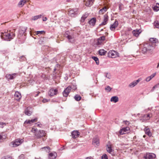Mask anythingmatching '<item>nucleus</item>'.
<instances>
[{
	"instance_id": "2",
	"label": "nucleus",
	"mask_w": 159,
	"mask_h": 159,
	"mask_svg": "<svg viewBox=\"0 0 159 159\" xmlns=\"http://www.w3.org/2000/svg\"><path fill=\"white\" fill-rule=\"evenodd\" d=\"M14 34L12 33H2L1 37V38L4 40L10 41L11 39H12L15 37Z\"/></svg>"
},
{
	"instance_id": "53",
	"label": "nucleus",
	"mask_w": 159,
	"mask_h": 159,
	"mask_svg": "<svg viewBox=\"0 0 159 159\" xmlns=\"http://www.w3.org/2000/svg\"><path fill=\"white\" fill-rule=\"evenodd\" d=\"M99 39L100 40H101L103 42V41L105 40V36H102L101 37H100Z\"/></svg>"
},
{
	"instance_id": "64",
	"label": "nucleus",
	"mask_w": 159,
	"mask_h": 159,
	"mask_svg": "<svg viewBox=\"0 0 159 159\" xmlns=\"http://www.w3.org/2000/svg\"><path fill=\"white\" fill-rule=\"evenodd\" d=\"M159 67V63H158L157 66V68H158Z\"/></svg>"
},
{
	"instance_id": "13",
	"label": "nucleus",
	"mask_w": 159,
	"mask_h": 159,
	"mask_svg": "<svg viewBox=\"0 0 159 159\" xmlns=\"http://www.w3.org/2000/svg\"><path fill=\"white\" fill-rule=\"evenodd\" d=\"M78 11V9L77 8L70 9L68 11V14L71 17H74Z\"/></svg>"
},
{
	"instance_id": "60",
	"label": "nucleus",
	"mask_w": 159,
	"mask_h": 159,
	"mask_svg": "<svg viewBox=\"0 0 159 159\" xmlns=\"http://www.w3.org/2000/svg\"><path fill=\"white\" fill-rule=\"evenodd\" d=\"M36 124V126L39 127H41V125H42L40 124Z\"/></svg>"
},
{
	"instance_id": "16",
	"label": "nucleus",
	"mask_w": 159,
	"mask_h": 159,
	"mask_svg": "<svg viewBox=\"0 0 159 159\" xmlns=\"http://www.w3.org/2000/svg\"><path fill=\"white\" fill-rule=\"evenodd\" d=\"M141 80V78H139L136 80H134L130 83L129 86L130 88H133Z\"/></svg>"
},
{
	"instance_id": "63",
	"label": "nucleus",
	"mask_w": 159,
	"mask_h": 159,
	"mask_svg": "<svg viewBox=\"0 0 159 159\" xmlns=\"http://www.w3.org/2000/svg\"><path fill=\"white\" fill-rule=\"evenodd\" d=\"M125 124H129V122L127 121H125Z\"/></svg>"
},
{
	"instance_id": "37",
	"label": "nucleus",
	"mask_w": 159,
	"mask_h": 159,
	"mask_svg": "<svg viewBox=\"0 0 159 159\" xmlns=\"http://www.w3.org/2000/svg\"><path fill=\"white\" fill-rule=\"evenodd\" d=\"M92 58L96 62V64L98 65L99 64V62L98 59V57H93Z\"/></svg>"
},
{
	"instance_id": "28",
	"label": "nucleus",
	"mask_w": 159,
	"mask_h": 159,
	"mask_svg": "<svg viewBox=\"0 0 159 159\" xmlns=\"http://www.w3.org/2000/svg\"><path fill=\"white\" fill-rule=\"evenodd\" d=\"M92 143L96 147L98 146L99 145V140H93Z\"/></svg>"
},
{
	"instance_id": "3",
	"label": "nucleus",
	"mask_w": 159,
	"mask_h": 159,
	"mask_svg": "<svg viewBox=\"0 0 159 159\" xmlns=\"http://www.w3.org/2000/svg\"><path fill=\"white\" fill-rule=\"evenodd\" d=\"M23 142V140H15L11 143L9 145L11 147H16L20 145Z\"/></svg>"
},
{
	"instance_id": "40",
	"label": "nucleus",
	"mask_w": 159,
	"mask_h": 159,
	"mask_svg": "<svg viewBox=\"0 0 159 159\" xmlns=\"http://www.w3.org/2000/svg\"><path fill=\"white\" fill-rule=\"evenodd\" d=\"M157 5V6L156 5V6L153 8V10L155 11H157L159 10V4Z\"/></svg>"
},
{
	"instance_id": "58",
	"label": "nucleus",
	"mask_w": 159,
	"mask_h": 159,
	"mask_svg": "<svg viewBox=\"0 0 159 159\" xmlns=\"http://www.w3.org/2000/svg\"><path fill=\"white\" fill-rule=\"evenodd\" d=\"M47 20V18L46 17H45L43 18V21H46Z\"/></svg>"
},
{
	"instance_id": "19",
	"label": "nucleus",
	"mask_w": 159,
	"mask_h": 159,
	"mask_svg": "<svg viewBox=\"0 0 159 159\" xmlns=\"http://www.w3.org/2000/svg\"><path fill=\"white\" fill-rule=\"evenodd\" d=\"M141 32V31L140 30H134L132 32V34L135 37H138L139 34Z\"/></svg>"
},
{
	"instance_id": "12",
	"label": "nucleus",
	"mask_w": 159,
	"mask_h": 159,
	"mask_svg": "<svg viewBox=\"0 0 159 159\" xmlns=\"http://www.w3.org/2000/svg\"><path fill=\"white\" fill-rule=\"evenodd\" d=\"M130 129L129 127H126L122 128L119 131V133L120 134L128 133L129 132Z\"/></svg>"
},
{
	"instance_id": "48",
	"label": "nucleus",
	"mask_w": 159,
	"mask_h": 159,
	"mask_svg": "<svg viewBox=\"0 0 159 159\" xmlns=\"http://www.w3.org/2000/svg\"><path fill=\"white\" fill-rule=\"evenodd\" d=\"M111 88L108 86L105 88V89L108 92H110L111 90Z\"/></svg>"
},
{
	"instance_id": "20",
	"label": "nucleus",
	"mask_w": 159,
	"mask_h": 159,
	"mask_svg": "<svg viewBox=\"0 0 159 159\" xmlns=\"http://www.w3.org/2000/svg\"><path fill=\"white\" fill-rule=\"evenodd\" d=\"M57 156V154L55 152L50 153L49 154L48 159H55Z\"/></svg>"
},
{
	"instance_id": "5",
	"label": "nucleus",
	"mask_w": 159,
	"mask_h": 159,
	"mask_svg": "<svg viewBox=\"0 0 159 159\" xmlns=\"http://www.w3.org/2000/svg\"><path fill=\"white\" fill-rule=\"evenodd\" d=\"M46 133L45 131L43 130H40L37 132L36 134H35V135L36 136L37 138H40L42 137L45 136Z\"/></svg>"
},
{
	"instance_id": "45",
	"label": "nucleus",
	"mask_w": 159,
	"mask_h": 159,
	"mask_svg": "<svg viewBox=\"0 0 159 159\" xmlns=\"http://www.w3.org/2000/svg\"><path fill=\"white\" fill-rule=\"evenodd\" d=\"M70 87L71 88V90L72 91L75 90L77 89L76 87L75 86H74V85L70 86Z\"/></svg>"
},
{
	"instance_id": "55",
	"label": "nucleus",
	"mask_w": 159,
	"mask_h": 159,
	"mask_svg": "<svg viewBox=\"0 0 159 159\" xmlns=\"http://www.w3.org/2000/svg\"><path fill=\"white\" fill-rule=\"evenodd\" d=\"M6 123H3V122H0V125H1V127L2 128L4 126L3 125H6Z\"/></svg>"
},
{
	"instance_id": "46",
	"label": "nucleus",
	"mask_w": 159,
	"mask_h": 159,
	"mask_svg": "<svg viewBox=\"0 0 159 159\" xmlns=\"http://www.w3.org/2000/svg\"><path fill=\"white\" fill-rule=\"evenodd\" d=\"M159 86V84H157L155 85L153 88L151 90V91H153L154 89L157 88Z\"/></svg>"
},
{
	"instance_id": "39",
	"label": "nucleus",
	"mask_w": 159,
	"mask_h": 159,
	"mask_svg": "<svg viewBox=\"0 0 159 159\" xmlns=\"http://www.w3.org/2000/svg\"><path fill=\"white\" fill-rule=\"evenodd\" d=\"M154 25L157 28L159 29V23L157 20H156L154 22Z\"/></svg>"
},
{
	"instance_id": "36",
	"label": "nucleus",
	"mask_w": 159,
	"mask_h": 159,
	"mask_svg": "<svg viewBox=\"0 0 159 159\" xmlns=\"http://www.w3.org/2000/svg\"><path fill=\"white\" fill-rule=\"evenodd\" d=\"M74 98L77 101H79L80 100L81 98V97L80 96L78 95H76L74 97Z\"/></svg>"
},
{
	"instance_id": "31",
	"label": "nucleus",
	"mask_w": 159,
	"mask_h": 159,
	"mask_svg": "<svg viewBox=\"0 0 159 159\" xmlns=\"http://www.w3.org/2000/svg\"><path fill=\"white\" fill-rule=\"evenodd\" d=\"M25 113L26 115L30 116L31 115L32 112L29 110L28 108H27L25 111Z\"/></svg>"
},
{
	"instance_id": "62",
	"label": "nucleus",
	"mask_w": 159,
	"mask_h": 159,
	"mask_svg": "<svg viewBox=\"0 0 159 159\" xmlns=\"http://www.w3.org/2000/svg\"><path fill=\"white\" fill-rule=\"evenodd\" d=\"M39 93H40V92H37V94H36L34 96L35 97L37 96L38 95Z\"/></svg>"
},
{
	"instance_id": "42",
	"label": "nucleus",
	"mask_w": 159,
	"mask_h": 159,
	"mask_svg": "<svg viewBox=\"0 0 159 159\" xmlns=\"http://www.w3.org/2000/svg\"><path fill=\"white\" fill-rule=\"evenodd\" d=\"M44 149L47 152H48V151L47 150H50V148L49 147H44L42 148H41V150Z\"/></svg>"
},
{
	"instance_id": "1",
	"label": "nucleus",
	"mask_w": 159,
	"mask_h": 159,
	"mask_svg": "<svg viewBox=\"0 0 159 159\" xmlns=\"http://www.w3.org/2000/svg\"><path fill=\"white\" fill-rule=\"evenodd\" d=\"M155 44L153 43H145L141 45V52L144 54L152 52L154 48Z\"/></svg>"
},
{
	"instance_id": "33",
	"label": "nucleus",
	"mask_w": 159,
	"mask_h": 159,
	"mask_svg": "<svg viewBox=\"0 0 159 159\" xmlns=\"http://www.w3.org/2000/svg\"><path fill=\"white\" fill-rule=\"evenodd\" d=\"M106 52V51L103 49H100L99 51V54L101 56L105 55Z\"/></svg>"
},
{
	"instance_id": "41",
	"label": "nucleus",
	"mask_w": 159,
	"mask_h": 159,
	"mask_svg": "<svg viewBox=\"0 0 159 159\" xmlns=\"http://www.w3.org/2000/svg\"><path fill=\"white\" fill-rule=\"evenodd\" d=\"M107 152L110 153H111L112 152L111 147H107Z\"/></svg>"
},
{
	"instance_id": "24",
	"label": "nucleus",
	"mask_w": 159,
	"mask_h": 159,
	"mask_svg": "<svg viewBox=\"0 0 159 159\" xmlns=\"http://www.w3.org/2000/svg\"><path fill=\"white\" fill-rule=\"evenodd\" d=\"M119 101L118 98L116 96L112 97L110 100V101L111 102H113L114 103H116Z\"/></svg>"
},
{
	"instance_id": "8",
	"label": "nucleus",
	"mask_w": 159,
	"mask_h": 159,
	"mask_svg": "<svg viewBox=\"0 0 159 159\" xmlns=\"http://www.w3.org/2000/svg\"><path fill=\"white\" fill-rule=\"evenodd\" d=\"M38 119L35 118L34 119H32L31 120H27L25 121L24 123V125H32L33 123L37 121Z\"/></svg>"
},
{
	"instance_id": "38",
	"label": "nucleus",
	"mask_w": 159,
	"mask_h": 159,
	"mask_svg": "<svg viewBox=\"0 0 159 159\" xmlns=\"http://www.w3.org/2000/svg\"><path fill=\"white\" fill-rule=\"evenodd\" d=\"M7 138L6 135L4 133L0 134V139H5Z\"/></svg>"
},
{
	"instance_id": "57",
	"label": "nucleus",
	"mask_w": 159,
	"mask_h": 159,
	"mask_svg": "<svg viewBox=\"0 0 159 159\" xmlns=\"http://www.w3.org/2000/svg\"><path fill=\"white\" fill-rule=\"evenodd\" d=\"M2 159H12V158L11 157H2Z\"/></svg>"
},
{
	"instance_id": "6",
	"label": "nucleus",
	"mask_w": 159,
	"mask_h": 159,
	"mask_svg": "<svg viewBox=\"0 0 159 159\" xmlns=\"http://www.w3.org/2000/svg\"><path fill=\"white\" fill-rule=\"evenodd\" d=\"M118 53L115 51H110L108 53V57H109L115 58L117 56Z\"/></svg>"
},
{
	"instance_id": "49",
	"label": "nucleus",
	"mask_w": 159,
	"mask_h": 159,
	"mask_svg": "<svg viewBox=\"0 0 159 159\" xmlns=\"http://www.w3.org/2000/svg\"><path fill=\"white\" fill-rule=\"evenodd\" d=\"M31 131L34 133H35V134H36L37 132H38L37 131V129L34 128L32 129Z\"/></svg>"
},
{
	"instance_id": "43",
	"label": "nucleus",
	"mask_w": 159,
	"mask_h": 159,
	"mask_svg": "<svg viewBox=\"0 0 159 159\" xmlns=\"http://www.w3.org/2000/svg\"><path fill=\"white\" fill-rule=\"evenodd\" d=\"M102 159H108V157L107 155L105 154L103 155L101 157Z\"/></svg>"
},
{
	"instance_id": "59",
	"label": "nucleus",
	"mask_w": 159,
	"mask_h": 159,
	"mask_svg": "<svg viewBox=\"0 0 159 159\" xmlns=\"http://www.w3.org/2000/svg\"><path fill=\"white\" fill-rule=\"evenodd\" d=\"M121 6H122V4H119V8L120 10L121 9Z\"/></svg>"
},
{
	"instance_id": "23",
	"label": "nucleus",
	"mask_w": 159,
	"mask_h": 159,
	"mask_svg": "<svg viewBox=\"0 0 159 159\" xmlns=\"http://www.w3.org/2000/svg\"><path fill=\"white\" fill-rule=\"evenodd\" d=\"M89 16L88 13L87 12L85 13L82 16L80 21L81 22H83Z\"/></svg>"
},
{
	"instance_id": "54",
	"label": "nucleus",
	"mask_w": 159,
	"mask_h": 159,
	"mask_svg": "<svg viewBox=\"0 0 159 159\" xmlns=\"http://www.w3.org/2000/svg\"><path fill=\"white\" fill-rule=\"evenodd\" d=\"M50 101L49 99H48L46 98H44L42 100V102L43 103L47 102Z\"/></svg>"
},
{
	"instance_id": "27",
	"label": "nucleus",
	"mask_w": 159,
	"mask_h": 159,
	"mask_svg": "<svg viewBox=\"0 0 159 159\" xmlns=\"http://www.w3.org/2000/svg\"><path fill=\"white\" fill-rule=\"evenodd\" d=\"M145 134L148 135L150 137L152 135L151 133L150 132V130L148 128H145Z\"/></svg>"
},
{
	"instance_id": "44",
	"label": "nucleus",
	"mask_w": 159,
	"mask_h": 159,
	"mask_svg": "<svg viewBox=\"0 0 159 159\" xmlns=\"http://www.w3.org/2000/svg\"><path fill=\"white\" fill-rule=\"evenodd\" d=\"M103 41H101V40L99 39H98L97 42V45H101Z\"/></svg>"
},
{
	"instance_id": "61",
	"label": "nucleus",
	"mask_w": 159,
	"mask_h": 159,
	"mask_svg": "<svg viewBox=\"0 0 159 159\" xmlns=\"http://www.w3.org/2000/svg\"><path fill=\"white\" fill-rule=\"evenodd\" d=\"M86 159H93L92 157H87L86 158Z\"/></svg>"
},
{
	"instance_id": "35",
	"label": "nucleus",
	"mask_w": 159,
	"mask_h": 159,
	"mask_svg": "<svg viewBox=\"0 0 159 159\" xmlns=\"http://www.w3.org/2000/svg\"><path fill=\"white\" fill-rule=\"evenodd\" d=\"M150 41L152 43H156L158 41L157 39L154 38H151L150 39Z\"/></svg>"
},
{
	"instance_id": "4",
	"label": "nucleus",
	"mask_w": 159,
	"mask_h": 159,
	"mask_svg": "<svg viewBox=\"0 0 159 159\" xmlns=\"http://www.w3.org/2000/svg\"><path fill=\"white\" fill-rule=\"evenodd\" d=\"M151 116V114H147L144 115L140 117L139 119L142 122H143L149 120Z\"/></svg>"
},
{
	"instance_id": "7",
	"label": "nucleus",
	"mask_w": 159,
	"mask_h": 159,
	"mask_svg": "<svg viewBox=\"0 0 159 159\" xmlns=\"http://www.w3.org/2000/svg\"><path fill=\"white\" fill-rule=\"evenodd\" d=\"M58 90L57 89H54L53 88L51 89L48 91V94L50 96H53L57 93Z\"/></svg>"
},
{
	"instance_id": "22",
	"label": "nucleus",
	"mask_w": 159,
	"mask_h": 159,
	"mask_svg": "<svg viewBox=\"0 0 159 159\" xmlns=\"http://www.w3.org/2000/svg\"><path fill=\"white\" fill-rule=\"evenodd\" d=\"M94 1V0H87L85 5L86 6L90 7L93 5Z\"/></svg>"
},
{
	"instance_id": "10",
	"label": "nucleus",
	"mask_w": 159,
	"mask_h": 159,
	"mask_svg": "<svg viewBox=\"0 0 159 159\" xmlns=\"http://www.w3.org/2000/svg\"><path fill=\"white\" fill-rule=\"evenodd\" d=\"M68 33L69 32L68 31H66L65 33V36L66 38H67L68 39L70 42L73 43L74 41V37L73 35H68Z\"/></svg>"
},
{
	"instance_id": "9",
	"label": "nucleus",
	"mask_w": 159,
	"mask_h": 159,
	"mask_svg": "<svg viewBox=\"0 0 159 159\" xmlns=\"http://www.w3.org/2000/svg\"><path fill=\"white\" fill-rule=\"evenodd\" d=\"M155 157L156 155L153 153H147L144 156L145 159H153Z\"/></svg>"
},
{
	"instance_id": "21",
	"label": "nucleus",
	"mask_w": 159,
	"mask_h": 159,
	"mask_svg": "<svg viewBox=\"0 0 159 159\" xmlns=\"http://www.w3.org/2000/svg\"><path fill=\"white\" fill-rule=\"evenodd\" d=\"M96 21V18H93L90 20L88 22L90 25L94 26L95 25Z\"/></svg>"
},
{
	"instance_id": "17",
	"label": "nucleus",
	"mask_w": 159,
	"mask_h": 159,
	"mask_svg": "<svg viewBox=\"0 0 159 159\" xmlns=\"http://www.w3.org/2000/svg\"><path fill=\"white\" fill-rule=\"evenodd\" d=\"M17 74L14 73L12 75L7 74L6 76V78L8 80H12L16 77Z\"/></svg>"
},
{
	"instance_id": "26",
	"label": "nucleus",
	"mask_w": 159,
	"mask_h": 159,
	"mask_svg": "<svg viewBox=\"0 0 159 159\" xmlns=\"http://www.w3.org/2000/svg\"><path fill=\"white\" fill-rule=\"evenodd\" d=\"M26 2V0H21L18 3V6L19 7H22Z\"/></svg>"
},
{
	"instance_id": "51",
	"label": "nucleus",
	"mask_w": 159,
	"mask_h": 159,
	"mask_svg": "<svg viewBox=\"0 0 159 159\" xmlns=\"http://www.w3.org/2000/svg\"><path fill=\"white\" fill-rule=\"evenodd\" d=\"M112 144L110 142H108L107 145V147H112Z\"/></svg>"
},
{
	"instance_id": "14",
	"label": "nucleus",
	"mask_w": 159,
	"mask_h": 159,
	"mask_svg": "<svg viewBox=\"0 0 159 159\" xmlns=\"http://www.w3.org/2000/svg\"><path fill=\"white\" fill-rule=\"evenodd\" d=\"M14 96L15 99L18 101H20L22 97L20 93L18 91L15 92Z\"/></svg>"
},
{
	"instance_id": "56",
	"label": "nucleus",
	"mask_w": 159,
	"mask_h": 159,
	"mask_svg": "<svg viewBox=\"0 0 159 159\" xmlns=\"http://www.w3.org/2000/svg\"><path fill=\"white\" fill-rule=\"evenodd\" d=\"M44 32L43 31H37L36 32V34L38 35L39 34H42Z\"/></svg>"
},
{
	"instance_id": "18",
	"label": "nucleus",
	"mask_w": 159,
	"mask_h": 159,
	"mask_svg": "<svg viewBox=\"0 0 159 159\" xmlns=\"http://www.w3.org/2000/svg\"><path fill=\"white\" fill-rule=\"evenodd\" d=\"M118 25V22L117 21H115L113 24L111 25L110 27V30L112 31L114 30L117 27Z\"/></svg>"
},
{
	"instance_id": "32",
	"label": "nucleus",
	"mask_w": 159,
	"mask_h": 159,
	"mask_svg": "<svg viewBox=\"0 0 159 159\" xmlns=\"http://www.w3.org/2000/svg\"><path fill=\"white\" fill-rule=\"evenodd\" d=\"M155 75V74H153L151 75V76H148L146 78V80L147 82H148L150 81L151 79H152L153 78Z\"/></svg>"
},
{
	"instance_id": "30",
	"label": "nucleus",
	"mask_w": 159,
	"mask_h": 159,
	"mask_svg": "<svg viewBox=\"0 0 159 159\" xmlns=\"http://www.w3.org/2000/svg\"><path fill=\"white\" fill-rule=\"evenodd\" d=\"M107 10V8L106 7H104L103 8L100 10L99 11V13L102 14L105 12Z\"/></svg>"
},
{
	"instance_id": "25",
	"label": "nucleus",
	"mask_w": 159,
	"mask_h": 159,
	"mask_svg": "<svg viewBox=\"0 0 159 159\" xmlns=\"http://www.w3.org/2000/svg\"><path fill=\"white\" fill-rule=\"evenodd\" d=\"M108 20V16L107 15H105L104 16L103 21L101 25H104L107 24Z\"/></svg>"
},
{
	"instance_id": "47",
	"label": "nucleus",
	"mask_w": 159,
	"mask_h": 159,
	"mask_svg": "<svg viewBox=\"0 0 159 159\" xmlns=\"http://www.w3.org/2000/svg\"><path fill=\"white\" fill-rule=\"evenodd\" d=\"M105 77L108 79H110L111 78V75L110 74L106 73V74Z\"/></svg>"
},
{
	"instance_id": "50",
	"label": "nucleus",
	"mask_w": 159,
	"mask_h": 159,
	"mask_svg": "<svg viewBox=\"0 0 159 159\" xmlns=\"http://www.w3.org/2000/svg\"><path fill=\"white\" fill-rule=\"evenodd\" d=\"M20 59L21 61H25L26 60V58L24 56L20 57Z\"/></svg>"
},
{
	"instance_id": "11",
	"label": "nucleus",
	"mask_w": 159,
	"mask_h": 159,
	"mask_svg": "<svg viewBox=\"0 0 159 159\" xmlns=\"http://www.w3.org/2000/svg\"><path fill=\"white\" fill-rule=\"evenodd\" d=\"M71 90V88L70 87V86L66 88L63 92V96L65 97H67Z\"/></svg>"
},
{
	"instance_id": "15",
	"label": "nucleus",
	"mask_w": 159,
	"mask_h": 159,
	"mask_svg": "<svg viewBox=\"0 0 159 159\" xmlns=\"http://www.w3.org/2000/svg\"><path fill=\"white\" fill-rule=\"evenodd\" d=\"M72 137L75 139L78 138L80 135V133L77 130H74L71 133Z\"/></svg>"
},
{
	"instance_id": "34",
	"label": "nucleus",
	"mask_w": 159,
	"mask_h": 159,
	"mask_svg": "<svg viewBox=\"0 0 159 159\" xmlns=\"http://www.w3.org/2000/svg\"><path fill=\"white\" fill-rule=\"evenodd\" d=\"M26 29L25 28H22L19 30V33L21 34H23L25 32Z\"/></svg>"
},
{
	"instance_id": "29",
	"label": "nucleus",
	"mask_w": 159,
	"mask_h": 159,
	"mask_svg": "<svg viewBox=\"0 0 159 159\" xmlns=\"http://www.w3.org/2000/svg\"><path fill=\"white\" fill-rule=\"evenodd\" d=\"M42 16V15L41 14L39 15L34 16H33L32 17L31 19L32 20H37V19H38L39 18H41V17Z\"/></svg>"
},
{
	"instance_id": "52",
	"label": "nucleus",
	"mask_w": 159,
	"mask_h": 159,
	"mask_svg": "<svg viewBox=\"0 0 159 159\" xmlns=\"http://www.w3.org/2000/svg\"><path fill=\"white\" fill-rule=\"evenodd\" d=\"M25 156L23 154H21L19 156V159H25Z\"/></svg>"
}]
</instances>
